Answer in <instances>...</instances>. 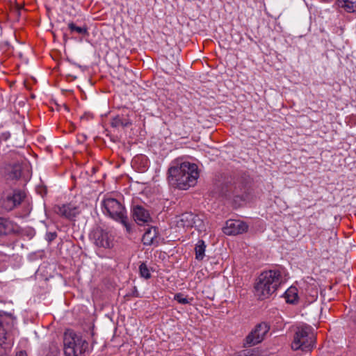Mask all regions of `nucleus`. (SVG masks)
Listing matches in <instances>:
<instances>
[{
    "label": "nucleus",
    "mask_w": 356,
    "mask_h": 356,
    "mask_svg": "<svg viewBox=\"0 0 356 356\" xmlns=\"http://www.w3.org/2000/svg\"><path fill=\"white\" fill-rule=\"evenodd\" d=\"M198 177L197 165L190 162H183L168 169L170 184L179 189L186 190L195 186Z\"/></svg>",
    "instance_id": "1"
},
{
    "label": "nucleus",
    "mask_w": 356,
    "mask_h": 356,
    "mask_svg": "<svg viewBox=\"0 0 356 356\" xmlns=\"http://www.w3.org/2000/svg\"><path fill=\"white\" fill-rule=\"evenodd\" d=\"M284 282L280 270H266L260 274L254 286L255 296L261 300L268 298Z\"/></svg>",
    "instance_id": "2"
},
{
    "label": "nucleus",
    "mask_w": 356,
    "mask_h": 356,
    "mask_svg": "<svg viewBox=\"0 0 356 356\" xmlns=\"http://www.w3.org/2000/svg\"><path fill=\"white\" fill-rule=\"evenodd\" d=\"M102 204L104 213L115 221L120 222L128 232L131 231L125 207L118 200L113 197H106L102 201Z\"/></svg>",
    "instance_id": "3"
},
{
    "label": "nucleus",
    "mask_w": 356,
    "mask_h": 356,
    "mask_svg": "<svg viewBox=\"0 0 356 356\" xmlns=\"http://www.w3.org/2000/svg\"><path fill=\"white\" fill-rule=\"evenodd\" d=\"M88 347V342L72 331L64 334V353L65 356H83Z\"/></svg>",
    "instance_id": "4"
},
{
    "label": "nucleus",
    "mask_w": 356,
    "mask_h": 356,
    "mask_svg": "<svg viewBox=\"0 0 356 356\" xmlns=\"http://www.w3.org/2000/svg\"><path fill=\"white\" fill-rule=\"evenodd\" d=\"M314 343L315 337L310 327H297L291 343V348L293 350L309 351L313 348Z\"/></svg>",
    "instance_id": "5"
},
{
    "label": "nucleus",
    "mask_w": 356,
    "mask_h": 356,
    "mask_svg": "<svg viewBox=\"0 0 356 356\" xmlns=\"http://www.w3.org/2000/svg\"><path fill=\"white\" fill-rule=\"evenodd\" d=\"M15 321V318L11 314L0 312V346L5 350L10 349L13 345L10 332Z\"/></svg>",
    "instance_id": "6"
},
{
    "label": "nucleus",
    "mask_w": 356,
    "mask_h": 356,
    "mask_svg": "<svg viewBox=\"0 0 356 356\" xmlns=\"http://www.w3.org/2000/svg\"><path fill=\"white\" fill-rule=\"evenodd\" d=\"M26 194L24 192L20 191H15L13 193H8L1 199L2 208L10 211L20 205L21 204H26L27 207L25 215L31 211L29 203L26 200Z\"/></svg>",
    "instance_id": "7"
},
{
    "label": "nucleus",
    "mask_w": 356,
    "mask_h": 356,
    "mask_svg": "<svg viewBox=\"0 0 356 356\" xmlns=\"http://www.w3.org/2000/svg\"><path fill=\"white\" fill-rule=\"evenodd\" d=\"M270 328L269 323L261 322L255 325L245 339L244 346L251 347L261 343Z\"/></svg>",
    "instance_id": "8"
},
{
    "label": "nucleus",
    "mask_w": 356,
    "mask_h": 356,
    "mask_svg": "<svg viewBox=\"0 0 356 356\" xmlns=\"http://www.w3.org/2000/svg\"><path fill=\"white\" fill-rule=\"evenodd\" d=\"M90 238L98 248H110L113 246L111 235L101 227L94 229L90 234Z\"/></svg>",
    "instance_id": "9"
},
{
    "label": "nucleus",
    "mask_w": 356,
    "mask_h": 356,
    "mask_svg": "<svg viewBox=\"0 0 356 356\" xmlns=\"http://www.w3.org/2000/svg\"><path fill=\"white\" fill-rule=\"evenodd\" d=\"M54 211L61 217L69 220H73L81 213V209L79 205L70 202L69 204L56 206L54 207Z\"/></svg>",
    "instance_id": "10"
},
{
    "label": "nucleus",
    "mask_w": 356,
    "mask_h": 356,
    "mask_svg": "<svg viewBox=\"0 0 356 356\" xmlns=\"http://www.w3.org/2000/svg\"><path fill=\"white\" fill-rule=\"evenodd\" d=\"M248 225L240 220H228L223 227V232L227 235H238L246 232Z\"/></svg>",
    "instance_id": "11"
},
{
    "label": "nucleus",
    "mask_w": 356,
    "mask_h": 356,
    "mask_svg": "<svg viewBox=\"0 0 356 356\" xmlns=\"http://www.w3.org/2000/svg\"><path fill=\"white\" fill-rule=\"evenodd\" d=\"M131 212L134 220L139 225L148 224L152 222L149 211L143 206H134Z\"/></svg>",
    "instance_id": "12"
},
{
    "label": "nucleus",
    "mask_w": 356,
    "mask_h": 356,
    "mask_svg": "<svg viewBox=\"0 0 356 356\" xmlns=\"http://www.w3.org/2000/svg\"><path fill=\"white\" fill-rule=\"evenodd\" d=\"M19 231L18 225L13 221L0 218V236L17 233Z\"/></svg>",
    "instance_id": "13"
},
{
    "label": "nucleus",
    "mask_w": 356,
    "mask_h": 356,
    "mask_svg": "<svg viewBox=\"0 0 356 356\" xmlns=\"http://www.w3.org/2000/svg\"><path fill=\"white\" fill-rule=\"evenodd\" d=\"M142 241L143 244L145 245H157L159 244V238L156 228L155 227H148L143 236Z\"/></svg>",
    "instance_id": "14"
},
{
    "label": "nucleus",
    "mask_w": 356,
    "mask_h": 356,
    "mask_svg": "<svg viewBox=\"0 0 356 356\" xmlns=\"http://www.w3.org/2000/svg\"><path fill=\"white\" fill-rule=\"evenodd\" d=\"M194 218V214L192 213L186 212L177 216L176 223L179 227H191V223Z\"/></svg>",
    "instance_id": "15"
},
{
    "label": "nucleus",
    "mask_w": 356,
    "mask_h": 356,
    "mask_svg": "<svg viewBox=\"0 0 356 356\" xmlns=\"http://www.w3.org/2000/svg\"><path fill=\"white\" fill-rule=\"evenodd\" d=\"M131 124V121L128 114L118 115L112 119L111 126L113 127H127Z\"/></svg>",
    "instance_id": "16"
},
{
    "label": "nucleus",
    "mask_w": 356,
    "mask_h": 356,
    "mask_svg": "<svg viewBox=\"0 0 356 356\" xmlns=\"http://www.w3.org/2000/svg\"><path fill=\"white\" fill-rule=\"evenodd\" d=\"M68 28L72 33L82 36L88 35V27L86 25L79 26L77 24H69Z\"/></svg>",
    "instance_id": "17"
},
{
    "label": "nucleus",
    "mask_w": 356,
    "mask_h": 356,
    "mask_svg": "<svg viewBox=\"0 0 356 356\" xmlns=\"http://www.w3.org/2000/svg\"><path fill=\"white\" fill-rule=\"evenodd\" d=\"M298 289L296 287L291 286L285 292V298L287 302L293 304L298 300Z\"/></svg>",
    "instance_id": "18"
},
{
    "label": "nucleus",
    "mask_w": 356,
    "mask_h": 356,
    "mask_svg": "<svg viewBox=\"0 0 356 356\" xmlns=\"http://www.w3.org/2000/svg\"><path fill=\"white\" fill-rule=\"evenodd\" d=\"M206 249V245L204 241L202 240L198 241L197 243L195 245V258L197 260H202L204 257V252Z\"/></svg>",
    "instance_id": "19"
},
{
    "label": "nucleus",
    "mask_w": 356,
    "mask_h": 356,
    "mask_svg": "<svg viewBox=\"0 0 356 356\" xmlns=\"http://www.w3.org/2000/svg\"><path fill=\"white\" fill-rule=\"evenodd\" d=\"M338 6L348 13L356 12V4L354 2H345V0H338Z\"/></svg>",
    "instance_id": "20"
},
{
    "label": "nucleus",
    "mask_w": 356,
    "mask_h": 356,
    "mask_svg": "<svg viewBox=\"0 0 356 356\" xmlns=\"http://www.w3.org/2000/svg\"><path fill=\"white\" fill-rule=\"evenodd\" d=\"M174 299L177 300L179 303L183 305L191 304L193 300V298H187L186 297H184V294L181 293H178L175 294Z\"/></svg>",
    "instance_id": "21"
},
{
    "label": "nucleus",
    "mask_w": 356,
    "mask_h": 356,
    "mask_svg": "<svg viewBox=\"0 0 356 356\" xmlns=\"http://www.w3.org/2000/svg\"><path fill=\"white\" fill-rule=\"evenodd\" d=\"M139 272L140 276L145 278L149 279L151 277V273L149 268L145 263H142L139 266Z\"/></svg>",
    "instance_id": "22"
},
{
    "label": "nucleus",
    "mask_w": 356,
    "mask_h": 356,
    "mask_svg": "<svg viewBox=\"0 0 356 356\" xmlns=\"http://www.w3.org/2000/svg\"><path fill=\"white\" fill-rule=\"evenodd\" d=\"M202 226H203L202 220L198 216L194 214V218H193L192 223H191V227H195L198 229H201V228H202Z\"/></svg>",
    "instance_id": "23"
},
{
    "label": "nucleus",
    "mask_w": 356,
    "mask_h": 356,
    "mask_svg": "<svg viewBox=\"0 0 356 356\" xmlns=\"http://www.w3.org/2000/svg\"><path fill=\"white\" fill-rule=\"evenodd\" d=\"M56 234L55 232H49L47 234V238L49 241H53L56 237Z\"/></svg>",
    "instance_id": "24"
},
{
    "label": "nucleus",
    "mask_w": 356,
    "mask_h": 356,
    "mask_svg": "<svg viewBox=\"0 0 356 356\" xmlns=\"http://www.w3.org/2000/svg\"><path fill=\"white\" fill-rule=\"evenodd\" d=\"M13 177L15 179H18L21 176V172L19 170H15L13 172Z\"/></svg>",
    "instance_id": "25"
},
{
    "label": "nucleus",
    "mask_w": 356,
    "mask_h": 356,
    "mask_svg": "<svg viewBox=\"0 0 356 356\" xmlns=\"http://www.w3.org/2000/svg\"><path fill=\"white\" fill-rule=\"evenodd\" d=\"M345 2H354L356 5V0H345Z\"/></svg>",
    "instance_id": "26"
}]
</instances>
